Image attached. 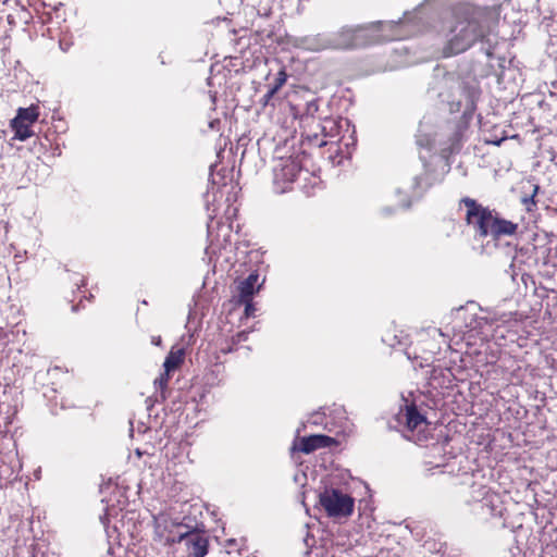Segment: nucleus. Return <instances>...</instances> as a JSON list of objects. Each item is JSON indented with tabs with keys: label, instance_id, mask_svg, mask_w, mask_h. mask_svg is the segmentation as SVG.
Here are the masks:
<instances>
[{
	"label": "nucleus",
	"instance_id": "nucleus-1",
	"mask_svg": "<svg viewBox=\"0 0 557 557\" xmlns=\"http://www.w3.org/2000/svg\"><path fill=\"white\" fill-rule=\"evenodd\" d=\"M499 5L479 7L471 3H458L453 8L456 25L444 47V57L459 54L478 41H488L499 22Z\"/></svg>",
	"mask_w": 557,
	"mask_h": 557
},
{
	"label": "nucleus",
	"instance_id": "nucleus-2",
	"mask_svg": "<svg viewBox=\"0 0 557 557\" xmlns=\"http://www.w3.org/2000/svg\"><path fill=\"white\" fill-rule=\"evenodd\" d=\"M398 26L397 23L375 22L369 25L343 27L337 33L330 34L331 49L346 50L370 44L398 39L395 35L385 34V30Z\"/></svg>",
	"mask_w": 557,
	"mask_h": 557
},
{
	"label": "nucleus",
	"instance_id": "nucleus-3",
	"mask_svg": "<svg viewBox=\"0 0 557 557\" xmlns=\"http://www.w3.org/2000/svg\"><path fill=\"white\" fill-rule=\"evenodd\" d=\"M277 152H275L277 163L273 168V185L276 193L284 194L293 189L294 184L297 185L299 176L310 175L308 168L310 158L305 151H298L288 157Z\"/></svg>",
	"mask_w": 557,
	"mask_h": 557
},
{
	"label": "nucleus",
	"instance_id": "nucleus-4",
	"mask_svg": "<svg viewBox=\"0 0 557 557\" xmlns=\"http://www.w3.org/2000/svg\"><path fill=\"white\" fill-rule=\"evenodd\" d=\"M500 321L496 313L480 308V313H469L465 317V326L471 336L487 342L496 338Z\"/></svg>",
	"mask_w": 557,
	"mask_h": 557
},
{
	"label": "nucleus",
	"instance_id": "nucleus-5",
	"mask_svg": "<svg viewBox=\"0 0 557 557\" xmlns=\"http://www.w3.org/2000/svg\"><path fill=\"white\" fill-rule=\"evenodd\" d=\"M319 503L329 517L346 518L354 511V498L343 491L334 487H325L320 493Z\"/></svg>",
	"mask_w": 557,
	"mask_h": 557
},
{
	"label": "nucleus",
	"instance_id": "nucleus-6",
	"mask_svg": "<svg viewBox=\"0 0 557 557\" xmlns=\"http://www.w3.org/2000/svg\"><path fill=\"white\" fill-rule=\"evenodd\" d=\"M459 205L465 207V222L473 231L474 239L482 240V234L492 208L483 206L476 199L470 197L461 198Z\"/></svg>",
	"mask_w": 557,
	"mask_h": 557
},
{
	"label": "nucleus",
	"instance_id": "nucleus-7",
	"mask_svg": "<svg viewBox=\"0 0 557 557\" xmlns=\"http://www.w3.org/2000/svg\"><path fill=\"white\" fill-rule=\"evenodd\" d=\"M319 132H304L302 144H307L310 147L321 149L322 147H337V140L335 139L339 134L338 122L334 119H324L322 123L318 124Z\"/></svg>",
	"mask_w": 557,
	"mask_h": 557
},
{
	"label": "nucleus",
	"instance_id": "nucleus-8",
	"mask_svg": "<svg viewBox=\"0 0 557 557\" xmlns=\"http://www.w3.org/2000/svg\"><path fill=\"white\" fill-rule=\"evenodd\" d=\"M518 228V223L505 219L500 212L492 208L481 242L490 238V240L497 243L502 238L516 236Z\"/></svg>",
	"mask_w": 557,
	"mask_h": 557
},
{
	"label": "nucleus",
	"instance_id": "nucleus-9",
	"mask_svg": "<svg viewBox=\"0 0 557 557\" xmlns=\"http://www.w3.org/2000/svg\"><path fill=\"white\" fill-rule=\"evenodd\" d=\"M188 528L182 523L174 522L170 517L161 515L154 518L156 539L164 544L172 545L182 543L183 539H176L178 535L185 534Z\"/></svg>",
	"mask_w": 557,
	"mask_h": 557
},
{
	"label": "nucleus",
	"instance_id": "nucleus-10",
	"mask_svg": "<svg viewBox=\"0 0 557 557\" xmlns=\"http://www.w3.org/2000/svg\"><path fill=\"white\" fill-rule=\"evenodd\" d=\"M176 539H183L188 557H205L208 553V539L199 532L188 530Z\"/></svg>",
	"mask_w": 557,
	"mask_h": 557
},
{
	"label": "nucleus",
	"instance_id": "nucleus-11",
	"mask_svg": "<svg viewBox=\"0 0 557 557\" xmlns=\"http://www.w3.org/2000/svg\"><path fill=\"white\" fill-rule=\"evenodd\" d=\"M334 444H336L335 438L323 434H315L302 437L297 449L301 453L310 454L320 448L331 447Z\"/></svg>",
	"mask_w": 557,
	"mask_h": 557
},
{
	"label": "nucleus",
	"instance_id": "nucleus-12",
	"mask_svg": "<svg viewBox=\"0 0 557 557\" xmlns=\"http://www.w3.org/2000/svg\"><path fill=\"white\" fill-rule=\"evenodd\" d=\"M296 46L317 52L331 49L330 34H317L300 37L297 39Z\"/></svg>",
	"mask_w": 557,
	"mask_h": 557
},
{
	"label": "nucleus",
	"instance_id": "nucleus-13",
	"mask_svg": "<svg viewBox=\"0 0 557 557\" xmlns=\"http://www.w3.org/2000/svg\"><path fill=\"white\" fill-rule=\"evenodd\" d=\"M399 414L405 418L406 425L410 431L426 422L425 417L419 412L414 404L406 405L405 411H400Z\"/></svg>",
	"mask_w": 557,
	"mask_h": 557
},
{
	"label": "nucleus",
	"instance_id": "nucleus-14",
	"mask_svg": "<svg viewBox=\"0 0 557 557\" xmlns=\"http://www.w3.org/2000/svg\"><path fill=\"white\" fill-rule=\"evenodd\" d=\"M10 126H11L12 131L14 132L13 139L24 141L34 135V132L32 129V126H33L32 124H27L22 121H18V123H15V117L11 121Z\"/></svg>",
	"mask_w": 557,
	"mask_h": 557
},
{
	"label": "nucleus",
	"instance_id": "nucleus-15",
	"mask_svg": "<svg viewBox=\"0 0 557 557\" xmlns=\"http://www.w3.org/2000/svg\"><path fill=\"white\" fill-rule=\"evenodd\" d=\"M298 178L297 187L308 196L312 195L315 188L320 185V180L314 174V171H310V175L308 177L299 176Z\"/></svg>",
	"mask_w": 557,
	"mask_h": 557
},
{
	"label": "nucleus",
	"instance_id": "nucleus-16",
	"mask_svg": "<svg viewBox=\"0 0 557 557\" xmlns=\"http://www.w3.org/2000/svg\"><path fill=\"white\" fill-rule=\"evenodd\" d=\"M39 117V108L37 106H30L28 108H20L15 116V123L22 121L27 124L34 125Z\"/></svg>",
	"mask_w": 557,
	"mask_h": 557
},
{
	"label": "nucleus",
	"instance_id": "nucleus-17",
	"mask_svg": "<svg viewBox=\"0 0 557 557\" xmlns=\"http://www.w3.org/2000/svg\"><path fill=\"white\" fill-rule=\"evenodd\" d=\"M184 350L177 349V350H171L169 355L166 356L163 368L165 372H172L175 369L180 367L181 363L184 361Z\"/></svg>",
	"mask_w": 557,
	"mask_h": 557
},
{
	"label": "nucleus",
	"instance_id": "nucleus-18",
	"mask_svg": "<svg viewBox=\"0 0 557 557\" xmlns=\"http://www.w3.org/2000/svg\"><path fill=\"white\" fill-rule=\"evenodd\" d=\"M256 293V287L249 283V281H242L238 285V301H247L252 299L253 294Z\"/></svg>",
	"mask_w": 557,
	"mask_h": 557
},
{
	"label": "nucleus",
	"instance_id": "nucleus-19",
	"mask_svg": "<svg viewBox=\"0 0 557 557\" xmlns=\"http://www.w3.org/2000/svg\"><path fill=\"white\" fill-rule=\"evenodd\" d=\"M286 81L287 73L285 69L282 67L274 77V81L271 84H269L268 90L276 95L277 91L285 85Z\"/></svg>",
	"mask_w": 557,
	"mask_h": 557
},
{
	"label": "nucleus",
	"instance_id": "nucleus-20",
	"mask_svg": "<svg viewBox=\"0 0 557 557\" xmlns=\"http://www.w3.org/2000/svg\"><path fill=\"white\" fill-rule=\"evenodd\" d=\"M247 335H248V333H246V332H238L235 336L232 337L231 343L225 342V346H221V348H220L221 352L227 354V352L233 351L234 345L246 341Z\"/></svg>",
	"mask_w": 557,
	"mask_h": 557
},
{
	"label": "nucleus",
	"instance_id": "nucleus-21",
	"mask_svg": "<svg viewBox=\"0 0 557 557\" xmlns=\"http://www.w3.org/2000/svg\"><path fill=\"white\" fill-rule=\"evenodd\" d=\"M539 189H540L539 185L534 184L533 185L532 194L529 195V196H524L521 199L522 203L525 206V209L529 212L533 211L535 209V207H536V202H535L534 198L537 195Z\"/></svg>",
	"mask_w": 557,
	"mask_h": 557
},
{
	"label": "nucleus",
	"instance_id": "nucleus-22",
	"mask_svg": "<svg viewBox=\"0 0 557 557\" xmlns=\"http://www.w3.org/2000/svg\"><path fill=\"white\" fill-rule=\"evenodd\" d=\"M100 521H101V523H102V525L104 528L107 536L109 539H113L114 535L117 533V529L115 527H113V528L109 527V519H108L107 515L101 516L100 517Z\"/></svg>",
	"mask_w": 557,
	"mask_h": 557
},
{
	"label": "nucleus",
	"instance_id": "nucleus-23",
	"mask_svg": "<svg viewBox=\"0 0 557 557\" xmlns=\"http://www.w3.org/2000/svg\"><path fill=\"white\" fill-rule=\"evenodd\" d=\"M207 210L209 212V219H210V221L207 224V232H208V238L211 242L210 247H212V245H213V238L212 237H213V228H214L213 220H214L215 215L213 214L214 210L211 212L209 206L207 207Z\"/></svg>",
	"mask_w": 557,
	"mask_h": 557
},
{
	"label": "nucleus",
	"instance_id": "nucleus-24",
	"mask_svg": "<svg viewBox=\"0 0 557 557\" xmlns=\"http://www.w3.org/2000/svg\"><path fill=\"white\" fill-rule=\"evenodd\" d=\"M325 420V412L317 411L310 418V423L314 425H324L326 428L327 423Z\"/></svg>",
	"mask_w": 557,
	"mask_h": 557
},
{
	"label": "nucleus",
	"instance_id": "nucleus-25",
	"mask_svg": "<svg viewBox=\"0 0 557 557\" xmlns=\"http://www.w3.org/2000/svg\"><path fill=\"white\" fill-rule=\"evenodd\" d=\"M274 97H275V94L271 92L270 90H268L263 96L262 98L260 99V104L265 108V107H275V102H274Z\"/></svg>",
	"mask_w": 557,
	"mask_h": 557
},
{
	"label": "nucleus",
	"instance_id": "nucleus-26",
	"mask_svg": "<svg viewBox=\"0 0 557 557\" xmlns=\"http://www.w3.org/2000/svg\"><path fill=\"white\" fill-rule=\"evenodd\" d=\"M236 301H237V304L245 306V317L246 318H250V317L255 315L256 307L252 304V299H249L247 301H238V299H237Z\"/></svg>",
	"mask_w": 557,
	"mask_h": 557
},
{
	"label": "nucleus",
	"instance_id": "nucleus-27",
	"mask_svg": "<svg viewBox=\"0 0 557 557\" xmlns=\"http://www.w3.org/2000/svg\"><path fill=\"white\" fill-rule=\"evenodd\" d=\"M170 380V372L162 373L158 379L154 380V384L159 385L161 389L168 386Z\"/></svg>",
	"mask_w": 557,
	"mask_h": 557
},
{
	"label": "nucleus",
	"instance_id": "nucleus-28",
	"mask_svg": "<svg viewBox=\"0 0 557 557\" xmlns=\"http://www.w3.org/2000/svg\"><path fill=\"white\" fill-rule=\"evenodd\" d=\"M319 110L317 100H311L306 104V114L313 116Z\"/></svg>",
	"mask_w": 557,
	"mask_h": 557
},
{
	"label": "nucleus",
	"instance_id": "nucleus-29",
	"mask_svg": "<svg viewBox=\"0 0 557 557\" xmlns=\"http://www.w3.org/2000/svg\"><path fill=\"white\" fill-rule=\"evenodd\" d=\"M507 138L506 135H502L500 137H497V136H490V137H486L485 138V141L487 144H492V145H495V146H499L505 139Z\"/></svg>",
	"mask_w": 557,
	"mask_h": 557
},
{
	"label": "nucleus",
	"instance_id": "nucleus-30",
	"mask_svg": "<svg viewBox=\"0 0 557 557\" xmlns=\"http://www.w3.org/2000/svg\"><path fill=\"white\" fill-rule=\"evenodd\" d=\"M417 144L420 146V147H423V148H428L430 149V146H431V141L429 138H418L417 139Z\"/></svg>",
	"mask_w": 557,
	"mask_h": 557
},
{
	"label": "nucleus",
	"instance_id": "nucleus-31",
	"mask_svg": "<svg viewBox=\"0 0 557 557\" xmlns=\"http://www.w3.org/2000/svg\"><path fill=\"white\" fill-rule=\"evenodd\" d=\"M258 278H259V275L257 273H250L248 275V277L245 278V281H249V283L256 287Z\"/></svg>",
	"mask_w": 557,
	"mask_h": 557
},
{
	"label": "nucleus",
	"instance_id": "nucleus-32",
	"mask_svg": "<svg viewBox=\"0 0 557 557\" xmlns=\"http://www.w3.org/2000/svg\"><path fill=\"white\" fill-rule=\"evenodd\" d=\"M474 109H475L474 102H473V100H470V101L467 103V107H466V110H465V112H463V113H465V114H466V113H471V112H473V111H474Z\"/></svg>",
	"mask_w": 557,
	"mask_h": 557
},
{
	"label": "nucleus",
	"instance_id": "nucleus-33",
	"mask_svg": "<svg viewBox=\"0 0 557 557\" xmlns=\"http://www.w3.org/2000/svg\"><path fill=\"white\" fill-rule=\"evenodd\" d=\"M151 343L156 346H160L161 345V337L160 336H153L152 339H151Z\"/></svg>",
	"mask_w": 557,
	"mask_h": 557
},
{
	"label": "nucleus",
	"instance_id": "nucleus-34",
	"mask_svg": "<svg viewBox=\"0 0 557 557\" xmlns=\"http://www.w3.org/2000/svg\"><path fill=\"white\" fill-rule=\"evenodd\" d=\"M421 180H422V178H421L420 176H416V177H414V180H413V181H414V188L420 187Z\"/></svg>",
	"mask_w": 557,
	"mask_h": 557
},
{
	"label": "nucleus",
	"instance_id": "nucleus-35",
	"mask_svg": "<svg viewBox=\"0 0 557 557\" xmlns=\"http://www.w3.org/2000/svg\"><path fill=\"white\" fill-rule=\"evenodd\" d=\"M72 310H73V311H77V306H73V307H72Z\"/></svg>",
	"mask_w": 557,
	"mask_h": 557
},
{
	"label": "nucleus",
	"instance_id": "nucleus-36",
	"mask_svg": "<svg viewBox=\"0 0 557 557\" xmlns=\"http://www.w3.org/2000/svg\"><path fill=\"white\" fill-rule=\"evenodd\" d=\"M557 95L555 92H550V97H556Z\"/></svg>",
	"mask_w": 557,
	"mask_h": 557
}]
</instances>
